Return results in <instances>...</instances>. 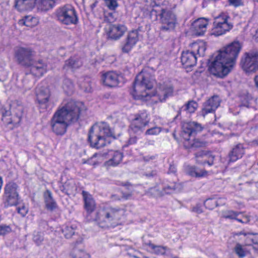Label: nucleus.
I'll return each mask as SVG.
<instances>
[{
	"label": "nucleus",
	"instance_id": "obj_1",
	"mask_svg": "<svg viewBox=\"0 0 258 258\" xmlns=\"http://www.w3.org/2000/svg\"><path fill=\"white\" fill-rule=\"evenodd\" d=\"M241 48L238 42H233L212 56L208 62L209 72L219 77L226 76L235 64Z\"/></svg>",
	"mask_w": 258,
	"mask_h": 258
},
{
	"label": "nucleus",
	"instance_id": "obj_2",
	"mask_svg": "<svg viewBox=\"0 0 258 258\" xmlns=\"http://www.w3.org/2000/svg\"><path fill=\"white\" fill-rule=\"evenodd\" d=\"M86 110L82 102L69 101L53 115L51 120L52 131L56 135L65 133L69 124L78 121L81 114Z\"/></svg>",
	"mask_w": 258,
	"mask_h": 258
},
{
	"label": "nucleus",
	"instance_id": "obj_3",
	"mask_svg": "<svg viewBox=\"0 0 258 258\" xmlns=\"http://www.w3.org/2000/svg\"><path fill=\"white\" fill-rule=\"evenodd\" d=\"M34 52L28 47H19L15 50V57L18 64L30 67V72L36 77L42 76L46 72L47 66L42 60H34Z\"/></svg>",
	"mask_w": 258,
	"mask_h": 258
},
{
	"label": "nucleus",
	"instance_id": "obj_4",
	"mask_svg": "<svg viewBox=\"0 0 258 258\" xmlns=\"http://www.w3.org/2000/svg\"><path fill=\"white\" fill-rule=\"evenodd\" d=\"M124 213V210L119 207H106L97 211L94 220L101 227H115Z\"/></svg>",
	"mask_w": 258,
	"mask_h": 258
},
{
	"label": "nucleus",
	"instance_id": "obj_5",
	"mask_svg": "<svg viewBox=\"0 0 258 258\" xmlns=\"http://www.w3.org/2000/svg\"><path fill=\"white\" fill-rule=\"evenodd\" d=\"M112 137L115 139L113 133L108 124L106 123H101L99 125H93L89 130L88 140L90 143L91 147L99 149L105 146L107 141L106 138Z\"/></svg>",
	"mask_w": 258,
	"mask_h": 258
},
{
	"label": "nucleus",
	"instance_id": "obj_6",
	"mask_svg": "<svg viewBox=\"0 0 258 258\" xmlns=\"http://www.w3.org/2000/svg\"><path fill=\"white\" fill-rule=\"evenodd\" d=\"M203 127L202 125L195 121L187 122L183 123L181 136L185 140L184 146L187 148H199L205 147L207 143L199 139H194L190 141L189 138L195 136L198 133L201 132Z\"/></svg>",
	"mask_w": 258,
	"mask_h": 258
},
{
	"label": "nucleus",
	"instance_id": "obj_7",
	"mask_svg": "<svg viewBox=\"0 0 258 258\" xmlns=\"http://www.w3.org/2000/svg\"><path fill=\"white\" fill-rule=\"evenodd\" d=\"M154 83V77L145 69L137 76L131 93L135 99H139L147 95L145 91L151 89Z\"/></svg>",
	"mask_w": 258,
	"mask_h": 258
},
{
	"label": "nucleus",
	"instance_id": "obj_8",
	"mask_svg": "<svg viewBox=\"0 0 258 258\" xmlns=\"http://www.w3.org/2000/svg\"><path fill=\"white\" fill-rule=\"evenodd\" d=\"M55 16L57 20L63 25H76L78 22L77 12L70 5L58 8L55 11Z\"/></svg>",
	"mask_w": 258,
	"mask_h": 258
},
{
	"label": "nucleus",
	"instance_id": "obj_9",
	"mask_svg": "<svg viewBox=\"0 0 258 258\" xmlns=\"http://www.w3.org/2000/svg\"><path fill=\"white\" fill-rule=\"evenodd\" d=\"M24 107L22 103L15 101L10 105V112L6 111L3 113L2 120L7 124L16 125L21 120L23 114Z\"/></svg>",
	"mask_w": 258,
	"mask_h": 258
},
{
	"label": "nucleus",
	"instance_id": "obj_10",
	"mask_svg": "<svg viewBox=\"0 0 258 258\" xmlns=\"http://www.w3.org/2000/svg\"><path fill=\"white\" fill-rule=\"evenodd\" d=\"M161 26L159 35L161 36L164 32H170L173 31L177 23L175 15L171 11L164 9L159 18Z\"/></svg>",
	"mask_w": 258,
	"mask_h": 258
},
{
	"label": "nucleus",
	"instance_id": "obj_11",
	"mask_svg": "<svg viewBox=\"0 0 258 258\" xmlns=\"http://www.w3.org/2000/svg\"><path fill=\"white\" fill-rule=\"evenodd\" d=\"M229 18V17L225 14H222L217 17L213 23L211 34L219 36L229 31L233 28L232 24L228 22Z\"/></svg>",
	"mask_w": 258,
	"mask_h": 258
},
{
	"label": "nucleus",
	"instance_id": "obj_12",
	"mask_svg": "<svg viewBox=\"0 0 258 258\" xmlns=\"http://www.w3.org/2000/svg\"><path fill=\"white\" fill-rule=\"evenodd\" d=\"M18 188V185L13 182H10L6 185L4 195L5 207L16 206L18 204L20 197Z\"/></svg>",
	"mask_w": 258,
	"mask_h": 258
},
{
	"label": "nucleus",
	"instance_id": "obj_13",
	"mask_svg": "<svg viewBox=\"0 0 258 258\" xmlns=\"http://www.w3.org/2000/svg\"><path fill=\"white\" fill-rule=\"evenodd\" d=\"M240 65L245 72H254L258 70V50L246 52L241 58Z\"/></svg>",
	"mask_w": 258,
	"mask_h": 258
},
{
	"label": "nucleus",
	"instance_id": "obj_14",
	"mask_svg": "<svg viewBox=\"0 0 258 258\" xmlns=\"http://www.w3.org/2000/svg\"><path fill=\"white\" fill-rule=\"evenodd\" d=\"M149 122L148 116L146 112L138 113L133 119L130 125V129L133 133L140 135L143 132Z\"/></svg>",
	"mask_w": 258,
	"mask_h": 258
},
{
	"label": "nucleus",
	"instance_id": "obj_15",
	"mask_svg": "<svg viewBox=\"0 0 258 258\" xmlns=\"http://www.w3.org/2000/svg\"><path fill=\"white\" fill-rule=\"evenodd\" d=\"M139 40L138 31L134 30L130 32L125 39L120 45V48L123 53L130 52Z\"/></svg>",
	"mask_w": 258,
	"mask_h": 258
},
{
	"label": "nucleus",
	"instance_id": "obj_16",
	"mask_svg": "<svg viewBox=\"0 0 258 258\" xmlns=\"http://www.w3.org/2000/svg\"><path fill=\"white\" fill-rule=\"evenodd\" d=\"M221 99L217 95H214L203 103L201 114L204 117L208 113H213L220 106Z\"/></svg>",
	"mask_w": 258,
	"mask_h": 258
},
{
	"label": "nucleus",
	"instance_id": "obj_17",
	"mask_svg": "<svg viewBox=\"0 0 258 258\" xmlns=\"http://www.w3.org/2000/svg\"><path fill=\"white\" fill-rule=\"evenodd\" d=\"M118 74L115 72H107L102 75L101 81L106 86L114 87L118 84Z\"/></svg>",
	"mask_w": 258,
	"mask_h": 258
},
{
	"label": "nucleus",
	"instance_id": "obj_18",
	"mask_svg": "<svg viewBox=\"0 0 258 258\" xmlns=\"http://www.w3.org/2000/svg\"><path fill=\"white\" fill-rule=\"evenodd\" d=\"M198 57L194 51H183L181 56V61L185 68L195 66L197 62Z\"/></svg>",
	"mask_w": 258,
	"mask_h": 258
},
{
	"label": "nucleus",
	"instance_id": "obj_19",
	"mask_svg": "<svg viewBox=\"0 0 258 258\" xmlns=\"http://www.w3.org/2000/svg\"><path fill=\"white\" fill-rule=\"evenodd\" d=\"M126 27L121 24L111 25L108 32V38L110 39L117 40L122 37L126 31Z\"/></svg>",
	"mask_w": 258,
	"mask_h": 258
},
{
	"label": "nucleus",
	"instance_id": "obj_20",
	"mask_svg": "<svg viewBox=\"0 0 258 258\" xmlns=\"http://www.w3.org/2000/svg\"><path fill=\"white\" fill-rule=\"evenodd\" d=\"M36 95L37 100L41 107L46 108L50 96L49 90L46 87H37Z\"/></svg>",
	"mask_w": 258,
	"mask_h": 258
},
{
	"label": "nucleus",
	"instance_id": "obj_21",
	"mask_svg": "<svg viewBox=\"0 0 258 258\" xmlns=\"http://www.w3.org/2000/svg\"><path fill=\"white\" fill-rule=\"evenodd\" d=\"M84 201V207L88 214L92 213L96 208V203L92 196L88 191L83 190L82 192Z\"/></svg>",
	"mask_w": 258,
	"mask_h": 258
},
{
	"label": "nucleus",
	"instance_id": "obj_22",
	"mask_svg": "<svg viewBox=\"0 0 258 258\" xmlns=\"http://www.w3.org/2000/svg\"><path fill=\"white\" fill-rule=\"evenodd\" d=\"M160 92L159 94L160 101L163 102L170 96L173 95V87L170 83H164L161 84L159 87Z\"/></svg>",
	"mask_w": 258,
	"mask_h": 258
},
{
	"label": "nucleus",
	"instance_id": "obj_23",
	"mask_svg": "<svg viewBox=\"0 0 258 258\" xmlns=\"http://www.w3.org/2000/svg\"><path fill=\"white\" fill-rule=\"evenodd\" d=\"M61 231L63 234L65 238L67 239L71 238L73 236H78V239L75 242V245L82 243L83 238L81 237L78 236V233L76 232V226H73L72 225L64 226L61 228Z\"/></svg>",
	"mask_w": 258,
	"mask_h": 258
},
{
	"label": "nucleus",
	"instance_id": "obj_24",
	"mask_svg": "<svg viewBox=\"0 0 258 258\" xmlns=\"http://www.w3.org/2000/svg\"><path fill=\"white\" fill-rule=\"evenodd\" d=\"M208 24V19L201 18L195 21L192 26L198 35H203L206 30Z\"/></svg>",
	"mask_w": 258,
	"mask_h": 258
},
{
	"label": "nucleus",
	"instance_id": "obj_25",
	"mask_svg": "<svg viewBox=\"0 0 258 258\" xmlns=\"http://www.w3.org/2000/svg\"><path fill=\"white\" fill-rule=\"evenodd\" d=\"M244 154V149L243 145L238 144L236 145L228 154L229 161L235 162L242 158Z\"/></svg>",
	"mask_w": 258,
	"mask_h": 258
},
{
	"label": "nucleus",
	"instance_id": "obj_26",
	"mask_svg": "<svg viewBox=\"0 0 258 258\" xmlns=\"http://www.w3.org/2000/svg\"><path fill=\"white\" fill-rule=\"evenodd\" d=\"M43 196L45 207L48 210L52 211L57 208V203L53 199L52 194L50 190H46L44 193Z\"/></svg>",
	"mask_w": 258,
	"mask_h": 258
},
{
	"label": "nucleus",
	"instance_id": "obj_27",
	"mask_svg": "<svg viewBox=\"0 0 258 258\" xmlns=\"http://www.w3.org/2000/svg\"><path fill=\"white\" fill-rule=\"evenodd\" d=\"M60 189L68 195L75 196L77 193V186L73 180H68L60 187Z\"/></svg>",
	"mask_w": 258,
	"mask_h": 258
},
{
	"label": "nucleus",
	"instance_id": "obj_28",
	"mask_svg": "<svg viewBox=\"0 0 258 258\" xmlns=\"http://www.w3.org/2000/svg\"><path fill=\"white\" fill-rule=\"evenodd\" d=\"M35 0H15V7L19 11H24L31 9Z\"/></svg>",
	"mask_w": 258,
	"mask_h": 258
},
{
	"label": "nucleus",
	"instance_id": "obj_29",
	"mask_svg": "<svg viewBox=\"0 0 258 258\" xmlns=\"http://www.w3.org/2000/svg\"><path fill=\"white\" fill-rule=\"evenodd\" d=\"M111 155L112 157L105 162V165L108 166L118 165L122 159L123 154L119 151H115L112 152Z\"/></svg>",
	"mask_w": 258,
	"mask_h": 258
},
{
	"label": "nucleus",
	"instance_id": "obj_30",
	"mask_svg": "<svg viewBox=\"0 0 258 258\" xmlns=\"http://www.w3.org/2000/svg\"><path fill=\"white\" fill-rule=\"evenodd\" d=\"M38 5V9L43 11H46L52 9L55 5V0H35Z\"/></svg>",
	"mask_w": 258,
	"mask_h": 258
},
{
	"label": "nucleus",
	"instance_id": "obj_31",
	"mask_svg": "<svg viewBox=\"0 0 258 258\" xmlns=\"http://www.w3.org/2000/svg\"><path fill=\"white\" fill-rule=\"evenodd\" d=\"M187 172L190 176L195 177H204L207 174V171L201 169L196 166H190L187 168Z\"/></svg>",
	"mask_w": 258,
	"mask_h": 258
},
{
	"label": "nucleus",
	"instance_id": "obj_32",
	"mask_svg": "<svg viewBox=\"0 0 258 258\" xmlns=\"http://www.w3.org/2000/svg\"><path fill=\"white\" fill-rule=\"evenodd\" d=\"M82 65V61L78 59L74 58H70L66 60L63 66L64 69L75 70L79 68Z\"/></svg>",
	"mask_w": 258,
	"mask_h": 258
},
{
	"label": "nucleus",
	"instance_id": "obj_33",
	"mask_svg": "<svg viewBox=\"0 0 258 258\" xmlns=\"http://www.w3.org/2000/svg\"><path fill=\"white\" fill-rule=\"evenodd\" d=\"M146 194L149 197L158 198L164 196V192L162 190V187L159 185H156L149 188L146 191Z\"/></svg>",
	"mask_w": 258,
	"mask_h": 258
},
{
	"label": "nucleus",
	"instance_id": "obj_34",
	"mask_svg": "<svg viewBox=\"0 0 258 258\" xmlns=\"http://www.w3.org/2000/svg\"><path fill=\"white\" fill-rule=\"evenodd\" d=\"M198 107V104L196 101L194 100L189 101L184 106H182L181 108L179 109L176 117H177L180 114L182 109L187 111L189 113H194Z\"/></svg>",
	"mask_w": 258,
	"mask_h": 258
},
{
	"label": "nucleus",
	"instance_id": "obj_35",
	"mask_svg": "<svg viewBox=\"0 0 258 258\" xmlns=\"http://www.w3.org/2000/svg\"><path fill=\"white\" fill-rule=\"evenodd\" d=\"M222 200V199H219V200H217L215 198H209L205 201L204 205L206 208L212 210L217 206L225 204V202H220Z\"/></svg>",
	"mask_w": 258,
	"mask_h": 258
},
{
	"label": "nucleus",
	"instance_id": "obj_36",
	"mask_svg": "<svg viewBox=\"0 0 258 258\" xmlns=\"http://www.w3.org/2000/svg\"><path fill=\"white\" fill-rule=\"evenodd\" d=\"M182 187L179 183H173L170 185L162 187V190H163L164 195L170 194L173 192H178L181 190Z\"/></svg>",
	"mask_w": 258,
	"mask_h": 258
},
{
	"label": "nucleus",
	"instance_id": "obj_37",
	"mask_svg": "<svg viewBox=\"0 0 258 258\" xmlns=\"http://www.w3.org/2000/svg\"><path fill=\"white\" fill-rule=\"evenodd\" d=\"M194 51L197 52V54L200 56H203L205 55V52L206 50V44L204 42H200L199 43H194L192 45Z\"/></svg>",
	"mask_w": 258,
	"mask_h": 258
},
{
	"label": "nucleus",
	"instance_id": "obj_38",
	"mask_svg": "<svg viewBox=\"0 0 258 258\" xmlns=\"http://www.w3.org/2000/svg\"><path fill=\"white\" fill-rule=\"evenodd\" d=\"M252 99V97L249 93L243 92L240 96V106L249 107Z\"/></svg>",
	"mask_w": 258,
	"mask_h": 258
},
{
	"label": "nucleus",
	"instance_id": "obj_39",
	"mask_svg": "<svg viewBox=\"0 0 258 258\" xmlns=\"http://www.w3.org/2000/svg\"><path fill=\"white\" fill-rule=\"evenodd\" d=\"M62 88L67 94H72L74 91V84L72 81L69 79H64L63 81Z\"/></svg>",
	"mask_w": 258,
	"mask_h": 258
},
{
	"label": "nucleus",
	"instance_id": "obj_40",
	"mask_svg": "<svg viewBox=\"0 0 258 258\" xmlns=\"http://www.w3.org/2000/svg\"><path fill=\"white\" fill-rule=\"evenodd\" d=\"M164 9L159 6L153 8L150 13V18L154 21L157 20L158 17L160 18L161 14L162 13Z\"/></svg>",
	"mask_w": 258,
	"mask_h": 258
},
{
	"label": "nucleus",
	"instance_id": "obj_41",
	"mask_svg": "<svg viewBox=\"0 0 258 258\" xmlns=\"http://www.w3.org/2000/svg\"><path fill=\"white\" fill-rule=\"evenodd\" d=\"M72 258H91L89 253L79 249H75L72 254Z\"/></svg>",
	"mask_w": 258,
	"mask_h": 258
},
{
	"label": "nucleus",
	"instance_id": "obj_42",
	"mask_svg": "<svg viewBox=\"0 0 258 258\" xmlns=\"http://www.w3.org/2000/svg\"><path fill=\"white\" fill-rule=\"evenodd\" d=\"M33 240L37 245H40L44 240V234L41 232H34Z\"/></svg>",
	"mask_w": 258,
	"mask_h": 258
},
{
	"label": "nucleus",
	"instance_id": "obj_43",
	"mask_svg": "<svg viewBox=\"0 0 258 258\" xmlns=\"http://www.w3.org/2000/svg\"><path fill=\"white\" fill-rule=\"evenodd\" d=\"M148 245L155 251V252L156 254H164L165 253L166 247L160 245H156L150 242L149 243Z\"/></svg>",
	"mask_w": 258,
	"mask_h": 258
},
{
	"label": "nucleus",
	"instance_id": "obj_44",
	"mask_svg": "<svg viewBox=\"0 0 258 258\" xmlns=\"http://www.w3.org/2000/svg\"><path fill=\"white\" fill-rule=\"evenodd\" d=\"M234 251L240 258L245 256V253L244 249L242 247V245L239 243H237L234 247Z\"/></svg>",
	"mask_w": 258,
	"mask_h": 258
},
{
	"label": "nucleus",
	"instance_id": "obj_45",
	"mask_svg": "<svg viewBox=\"0 0 258 258\" xmlns=\"http://www.w3.org/2000/svg\"><path fill=\"white\" fill-rule=\"evenodd\" d=\"M105 5L110 10H115L118 5L116 0H104Z\"/></svg>",
	"mask_w": 258,
	"mask_h": 258
},
{
	"label": "nucleus",
	"instance_id": "obj_46",
	"mask_svg": "<svg viewBox=\"0 0 258 258\" xmlns=\"http://www.w3.org/2000/svg\"><path fill=\"white\" fill-rule=\"evenodd\" d=\"M240 214V213L234 212L233 211H228L225 212L223 215V217L225 219H235Z\"/></svg>",
	"mask_w": 258,
	"mask_h": 258
},
{
	"label": "nucleus",
	"instance_id": "obj_47",
	"mask_svg": "<svg viewBox=\"0 0 258 258\" xmlns=\"http://www.w3.org/2000/svg\"><path fill=\"white\" fill-rule=\"evenodd\" d=\"M248 236L247 238V244H251V243L258 244V234H248Z\"/></svg>",
	"mask_w": 258,
	"mask_h": 258
},
{
	"label": "nucleus",
	"instance_id": "obj_48",
	"mask_svg": "<svg viewBox=\"0 0 258 258\" xmlns=\"http://www.w3.org/2000/svg\"><path fill=\"white\" fill-rule=\"evenodd\" d=\"M161 131V129L159 127H154L149 128L145 132L146 135H158Z\"/></svg>",
	"mask_w": 258,
	"mask_h": 258
},
{
	"label": "nucleus",
	"instance_id": "obj_49",
	"mask_svg": "<svg viewBox=\"0 0 258 258\" xmlns=\"http://www.w3.org/2000/svg\"><path fill=\"white\" fill-rule=\"evenodd\" d=\"M11 231V228L9 226L0 225V236L6 234Z\"/></svg>",
	"mask_w": 258,
	"mask_h": 258
},
{
	"label": "nucleus",
	"instance_id": "obj_50",
	"mask_svg": "<svg viewBox=\"0 0 258 258\" xmlns=\"http://www.w3.org/2000/svg\"><path fill=\"white\" fill-rule=\"evenodd\" d=\"M229 5L234 7H238L243 6V2L242 0H228Z\"/></svg>",
	"mask_w": 258,
	"mask_h": 258
},
{
	"label": "nucleus",
	"instance_id": "obj_51",
	"mask_svg": "<svg viewBox=\"0 0 258 258\" xmlns=\"http://www.w3.org/2000/svg\"><path fill=\"white\" fill-rule=\"evenodd\" d=\"M209 155V153H207L204 151H201L197 152L195 154V158L197 159V162L199 163L200 162L198 161V159L201 157H206Z\"/></svg>",
	"mask_w": 258,
	"mask_h": 258
},
{
	"label": "nucleus",
	"instance_id": "obj_52",
	"mask_svg": "<svg viewBox=\"0 0 258 258\" xmlns=\"http://www.w3.org/2000/svg\"><path fill=\"white\" fill-rule=\"evenodd\" d=\"M206 157L208 158V160H206V161H205L203 163V164H205V163H207L210 166H212V165H214V158H215V156H213L212 154H209V155L208 156H206Z\"/></svg>",
	"mask_w": 258,
	"mask_h": 258
},
{
	"label": "nucleus",
	"instance_id": "obj_53",
	"mask_svg": "<svg viewBox=\"0 0 258 258\" xmlns=\"http://www.w3.org/2000/svg\"><path fill=\"white\" fill-rule=\"evenodd\" d=\"M191 211L198 214L203 213V210L200 205H197L196 206L191 208Z\"/></svg>",
	"mask_w": 258,
	"mask_h": 258
},
{
	"label": "nucleus",
	"instance_id": "obj_54",
	"mask_svg": "<svg viewBox=\"0 0 258 258\" xmlns=\"http://www.w3.org/2000/svg\"><path fill=\"white\" fill-rule=\"evenodd\" d=\"M17 211L18 213L20 214L23 217H24L27 213V209L24 206H22L21 207H19L17 208Z\"/></svg>",
	"mask_w": 258,
	"mask_h": 258
},
{
	"label": "nucleus",
	"instance_id": "obj_55",
	"mask_svg": "<svg viewBox=\"0 0 258 258\" xmlns=\"http://www.w3.org/2000/svg\"><path fill=\"white\" fill-rule=\"evenodd\" d=\"M250 33L253 36L258 37V24H255L250 29Z\"/></svg>",
	"mask_w": 258,
	"mask_h": 258
},
{
	"label": "nucleus",
	"instance_id": "obj_56",
	"mask_svg": "<svg viewBox=\"0 0 258 258\" xmlns=\"http://www.w3.org/2000/svg\"><path fill=\"white\" fill-rule=\"evenodd\" d=\"M32 19V18L30 17H26L25 19L21 20L20 22L22 23L24 25H25L28 27H30L31 25L30 24V20Z\"/></svg>",
	"mask_w": 258,
	"mask_h": 258
},
{
	"label": "nucleus",
	"instance_id": "obj_57",
	"mask_svg": "<svg viewBox=\"0 0 258 258\" xmlns=\"http://www.w3.org/2000/svg\"><path fill=\"white\" fill-rule=\"evenodd\" d=\"M137 138L136 136L131 137L128 141L127 144L126 145L123 146V147L127 146L129 145L135 144L137 142Z\"/></svg>",
	"mask_w": 258,
	"mask_h": 258
},
{
	"label": "nucleus",
	"instance_id": "obj_58",
	"mask_svg": "<svg viewBox=\"0 0 258 258\" xmlns=\"http://www.w3.org/2000/svg\"><path fill=\"white\" fill-rule=\"evenodd\" d=\"M47 226V222L46 221L44 220H40L39 222V226L42 228L45 229L46 226Z\"/></svg>",
	"mask_w": 258,
	"mask_h": 258
},
{
	"label": "nucleus",
	"instance_id": "obj_59",
	"mask_svg": "<svg viewBox=\"0 0 258 258\" xmlns=\"http://www.w3.org/2000/svg\"><path fill=\"white\" fill-rule=\"evenodd\" d=\"M155 159V156H146L143 157V160L145 162H149Z\"/></svg>",
	"mask_w": 258,
	"mask_h": 258
},
{
	"label": "nucleus",
	"instance_id": "obj_60",
	"mask_svg": "<svg viewBox=\"0 0 258 258\" xmlns=\"http://www.w3.org/2000/svg\"><path fill=\"white\" fill-rule=\"evenodd\" d=\"M122 198L124 200H128L130 199L132 196L131 193H125L123 192H121Z\"/></svg>",
	"mask_w": 258,
	"mask_h": 258
},
{
	"label": "nucleus",
	"instance_id": "obj_61",
	"mask_svg": "<svg viewBox=\"0 0 258 258\" xmlns=\"http://www.w3.org/2000/svg\"><path fill=\"white\" fill-rule=\"evenodd\" d=\"M243 221V223H248L250 221L249 216L247 215H243L242 218H241Z\"/></svg>",
	"mask_w": 258,
	"mask_h": 258
},
{
	"label": "nucleus",
	"instance_id": "obj_62",
	"mask_svg": "<svg viewBox=\"0 0 258 258\" xmlns=\"http://www.w3.org/2000/svg\"><path fill=\"white\" fill-rule=\"evenodd\" d=\"M156 174V172L155 171H152L149 173H145L144 174V175L148 177H153Z\"/></svg>",
	"mask_w": 258,
	"mask_h": 258
},
{
	"label": "nucleus",
	"instance_id": "obj_63",
	"mask_svg": "<svg viewBox=\"0 0 258 258\" xmlns=\"http://www.w3.org/2000/svg\"><path fill=\"white\" fill-rule=\"evenodd\" d=\"M169 172L170 173H175L176 172V167L173 165H170L169 168Z\"/></svg>",
	"mask_w": 258,
	"mask_h": 258
},
{
	"label": "nucleus",
	"instance_id": "obj_64",
	"mask_svg": "<svg viewBox=\"0 0 258 258\" xmlns=\"http://www.w3.org/2000/svg\"><path fill=\"white\" fill-rule=\"evenodd\" d=\"M254 82L256 89L258 90V75L254 77Z\"/></svg>",
	"mask_w": 258,
	"mask_h": 258
}]
</instances>
